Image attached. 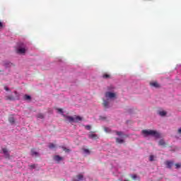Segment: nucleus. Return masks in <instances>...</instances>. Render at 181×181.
I'll use <instances>...</instances> for the list:
<instances>
[{
  "instance_id": "1",
  "label": "nucleus",
  "mask_w": 181,
  "mask_h": 181,
  "mask_svg": "<svg viewBox=\"0 0 181 181\" xmlns=\"http://www.w3.org/2000/svg\"><path fill=\"white\" fill-rule=\"evenodd\" d=\"M57 111H58V112H60V114H62V115L65 118V121L66 122H70V123L80 122V121L83 120V117H81L80 116H75L74 117H73L71 116H67L66 115H64L63 109H62V108H58Z\"/></svg>"
},
{
  "instance_id": "2",
  "label": "nucleus",
  "mask_w": 181,
  "mask_h": 181,
  "mask_svg": "<svg viewBox=\"0 0 181 181\" xmlns=\"http://www.w3.org/2000/svg\"><path fill=\"white\" fill-rule=\"evenodd\" d=\"M141 134L145 137L149 136L150 135L151 136H153L154 138H160V134H159V132H158L156 130L144 129L141 131Z\"/></svg>"
},
{
  "instance_id": "3",
  "label": "nucleus",
  "mask_w": 181,
  "mask_h": 181,
  "mask_svg": "<svg viewBox=\"0 0 181 181\" xmlns=\"http://www.w3.org/2000/svg\"><path fill=\"white\" fill-rule=\"evenodd\" d=\"M28 50V48H26V45L25 44L21 43L18 48L17 49V53L18 54H25L26 53V51Z\"/></svg>"
},
{
  "instance_id": "4",
  "label": "nucleus",
  "mask_w": 181,
  "mask_h": 181,
  "mask_svg": "<svg viewBox=\"0 0 181 181\" xmlns=\"http://www.w3.org/2000/svg\"><path fill=\"white\" fill-rule=\"evenodd\" d=\"M106 98H115L116 95L112 92H106L105 94Z\"/></svg>"
},
{
  "instance_id": "5",
  "label": "nucleus",
  "mask_w": 181,
  "mask_h": 181,
  "mask_svg": "<svg viewBox=\"0 0 181 181\" xmlns=\"http://www.w3.org/2000/svg\"><path fill=\"white\" fill-rule=\"evenodd\" d=\"M2 152H3L5 158L6 159H9V158L11 156L9 154V151L7 148H2Z\"/></svg>"
},
{
  "instance_id": "6",
  "label": "nucleus",
  "mask_w": 181,
  "mask_h": 181,
  "mask_svg": "<svg viewBox=\"0 0 181 181\" xmlns=\"http://www.w3.org/2000/svg\"><path fill=\"white\" fill-rule=\"evenodd\" d=\"M165 164L166 165V166L168 169H172V166H173V165H175V163H173V161L167 160V161H165Z\"/></svg>"
},
{
  "instance_id": "7",
  "label": "nucleus",
  "mask_w": 181,
  "mask_h": 181,
  "mask_svg": "<svg viewBox=\"0 0 181 181\" xmlns=\"http://www.w3.org/2000/svg\"><path fill=\"white\" fill-rule=\"evenodd\" d=\"M84 180V175L83 174H78L76 176V179H74V181H81Z\"/></svg>"
},
{
  "instance_id": "8",
  "label": "nucleus",
  "mask_w": 181,
  "mask_h": 181,
  "mask_svg": "<svg viewBox=\"0 0 181 181\" xmlns=\"http://www.w3.org/2000/svg\"><path fill=\"white\" fill-rule=\"evenodd\" d=\"M88 138H90V139H98V136L95 134L90 133L88 135Z\"/></svg>"
},
{
  "instance_id": "9",
  "label": "nucleus",
  "mask_w": 181,
  "mask_h": 181,
  "mask_svg": "<svg viewBox=\"0 0 181 181\" xmlns=\"http://www.w3.org/2000/svg\"><path fill=\"white\" fill-rule=\"evenodd\" d=\"M150 86H151L152 87H155L156 88H159V87H160V86H159V83H158V82H151L150 83Z\"/></svg>"
},
{
  "instance_id": "10",
  "label": "nucleus",
  "mask_w": 181,
  "mask_h": 181,
  "mask_svg": "<svg viewBox=\"0 0 181 181\" xmlns=\"http://www.w3.org/2000/svg\"><path fill=\"white\" fill-rule=\"evenodd\" d=\"M54 160H56V162H60V160H63V157H60V156H54Z\"/></svg>"
},
{
  "instance_id": "11",
  "label": "nucleus",
  "mask_w": 181,
  "mask_h": 181,
  "mask_svg": "<svg viewBox=\"0 0 181 181\" xmlns=\"http://www.w3.org/2000/svg\"><path fill=\"white\" fill-rule=\"evenodd\" d=\"M6 100H9V101H13L15 100V97L12 95H7L6 96Z\"/></svg>"
},
{
  "instance_id": "12",
  "label": "nucleus",
  "mask_w": 181,
  "mask_h": 181,
  "mask_svg": "<svg viewBox=\"0 0 181 181\" xmlns=\"http://www.w3.org/2000/svg\"><path fill=\"white\" fill-rule=\"evenodd\" d=\"M23 99L25 100V101H30V100H32V98L29 95H25L23 96Z\"/></svg>"
},
{
  "instance_id": "13",
  "label": "nucleus",
  "mask_w": 181,
  "mask_h": 181,
  "mask_svg": "<svg viewBox=\"0 0 181 181\" xmlns=\"http://www.w3.org/2000/svg\"><path fill=\"white\" fill-rule=\"evenodd\" d=\"M31 154L33 156H39V153L35 151V149L31 150Z\"/></svg>"
},
{
  "instance_id": "14",
  "label": "nucleus",
  "mask_w": 181,
  "mask_h": 181,
  "mask_svg": "<svg viewBox=\"0 0 181 181\" xmlns=\"http://www.w3.org/2000/svg\"><path fill=\"white\" fill-rule=\"evenodd\" d=\"M158 145H160V146H165L166 144L165 143V141L163 139H161L159 141Z\"/></svg>"
},
{
  "instance_id": "15",
  "label": "nucleus",
  "mask_w": 181,
  "mask_h": 181,
  "mask_svg": "<svg viewBox=\"0 0 181 181\" xmlns=\"http://www.w3.org/2000/svg\"><path fill=\"white\" fill-rule=\"evenodd\" d=\"M103 78H111V75H110L108 74H104L103 75Z\"/></svg>"
},
{
  "instance_id": "16",
  "label": "nucleus",
  "mask_w": 181,
  "mask_h": 181,
  "mask_svg": "<svg viewBox=\"0 0 181 181\" xmlns=\"http://www.w3.org/2000/svg\"><path fill=\"white\" fill-rule=\"evenodd\" d=\"M116 142L117 144H124V139H121L119 138H116Z\"/></svg>"
},
{
  "instance_id": "17",
  "label": "nucleus",
  "mask_w": 181,
  "mask_h": 181,
  "mask_svg": "<svg viewBox=\"0 0 181 181\" xmlns=\"http://www.w3.org/2000/svg\"><path fill=\"white\" fill-rule=\"evenodd\" d=\"M48 147L49 148V149H54V148H56V145H54V144L53 143H49Z\"/></svg>"
},
{
  "instance_id": "18",
  "label": "nucleus",
  "mask_w": 181,
  "mask_h": 181,
  "mask_svg": "<svg viewBox=\"0 0 181 181\" xmlns=\"http://www.w3.org/2000/svg\"><path fill=\"white\" fill-rule=\"evenodd\" d=\"M103 106L105 107V108H108V104H109V103H108V101H107V100H103Z\"/></svg>"
},
{
  "instance_id": "19",
  "label": "nucleus",
  "mask_w": 181,
  "mask_h": 181,
  "mask_svg": "<svg viewBox=\"0 0 181 181\" xmlns=\"http://www.w3.org/2000/svg\"><path fill=\"white\" fill-rule=\"evenodd\" d=\"M8 121L11 124H15V118L13 117L8 118Z\"/></svg>"
},
{
  "instance_id": "20",
  "label": "nucleus",
  "mask_w": 181,
  "mask_h": 181,
  "mask_svg": "<svg viewBox=\"0 0 181 181\" xmlns=\"http://www.w3.org/2000/svg\"><path fill=\"white\" fill-rule=\"evenodd\" d=\"M159 115H160L161 117H165V115H166V112H165V111H160V112H159Z\"/></svg>"
},
{
  "instance_id": "21",
  "label": "nucleus",
  "mask_w": 181,
  "mask_h": 181,
  "mask_svg": "<svg viewBox=\"0 0 181 181\" xmlns=\"http://www.w3.org/2000/svg\"><path fill=\"white\" fill-rule=\"evenodd\" d=\"M28 167L30 168V169H35L36 164L29 165Z\"/></svg>"
},
{
  "instance_id": "22",
  "label": "nucleus",
  "mask_w": 181,
  "mask_h": 181,
  "mask_svg": "<svg viewBox=\"0 0 181 181\" xmlns=\"http://www.w3.org/2000/svg\"><path fill=\"white\" fill-rule=\"evenodd\" d=\"M62 149L64 152L69 153L70 152V149L66 148V147H62Z\"/></svg>"
},
{
  "instance_id": "23",
  "label": "nucleus",
  "mask_w": 181,
  "mask_h": 181,
  "mask_svg": "<svg viewBox=\"0 0 181 181\" xmlns=\"http://www.w3.org/2000/svg\"><path fill=\"white\" fill-rule=\"evenodd\" d=\"M83 152H85V153H90V150H88V148H83Z\"/></svg>"
},
{
  "instance_id": "24",
  "label": "nucleus",
  "mask_w": 181,
  "mask_h": 181,
  "mask_svg": "<svg viewBox=\"0 0 181 181\" xmlns=\"http://www.w3.org/2000/svg\"><path fill=\"white\" fill-rule=\"evenodd\" d=\"M153 158H155L154 156H152V155L150 156V157H149V160H150L151 162H153V160H154Z\"/></svg>"
},
{
  "instance_id": "25",
  "label": "nucleus",
  "mask_w": 181,
  "mask_h": 181,
  "mask_svg": "<svg viewBox=\"0 0 181 181\" xmlns=\"http://www.w3.org/2000/svg\"><path fill=\"white\" fill-rule=\"evenodd\" d=\"M37 118H40L41 119H42V118H44L43 114H38Z\"/></svg>"
},
{
  "instance_id": "26",
  "label": "nucleus",
  "mask_w": 181,
  "mask_h": 181,
  "mask_svg": "<svg viewBox=\"0 0 181 181\" xmlns=\"http://www.w3.org/2000/svg\"><path fill=\"white\" fill-rule=\"evenodd\" d=\"M122 132H116V134L118 135V136H121V135H122Z\"/></svg>"
},
{
  "instance_id": "27",
  "label": "nucleus",
  "mask_w": 181,
  "mask_h": 181,
  "mask_svg": "<svg viewBox=\"0 0 181 181\" xmlns=\"http://www.w3.org/2000/svg\"><path fill=\"white\" fill-rule=\"evenodd\" d=\"M175 169H179V168H180V164L176 163L175 164Z\"/></svg>"
},
{
  "instance_id": "28",
  "label": "nucleus",
  "mask_w": 181,
  "mask_h": 181,
  "mask_svg": "<svg viewBox=\"0 0 181 181\" xmlns=\"http://www.w3.org/2000/svg\"><path fill=\"white\" fill-rule=\"evenodd\" d=\"M85 128H86V129H88V131H90V129H91V126H90V125H86V126L85 127Z\"/></svg>"
},
{
  "instance_id": "29",
  "label": "nucleus",
  "mask_w": 181,
  "mask_h": 181,
  "mask_svg": "<svg viewBox=\"0 0 181 181\" xmlns=\"http://www.w3.org/2000/svg\"><path fill=\"white\" fill-rule=\"evenodd\" d=\"M11 66H12L11 63H6V67H11Z\"/></svg>"
},
{
  "instance_id": "30",
  "label": "nucleus",
  "mask_w": 181,
  "mask_h": 181,
  "mask_svg": "<svg viewBox=\"0 0 181 181\" xmlns=\"http://www.w3.org/2000/svg\"><path fill=\"white\" fill-rule=\"evenodd\" d=\"M4 90H6V91H9V88L8 86H5Z\"/></svg>"
},
{
  "instance_id": "31",
  "label": "nucleus",
  "mask_w": 181,
  "mask_h": 181,
  "mask_svg": "<svg viewBox=\"0 0 181 181\" xmlns=\"http://www.w3.org/2000/svg\"><path fill=\"white\" fill-rule=\"evenodd\" d=\"M132 177L134 179V180H135V179H136V175H132Z\"/></svg>"
},
{
  "instance_id": "32",
  "label": "nucleus",
  "mask_w": 181,
  "mask_h": 181,
  "mask_svg": "<svg viewBox=\"0 0 181 181\" xmlns=\"http://www.w3.org/2000/svg\"><path fill=\"white\" fill-rule=\"evenodd\" d=\"M4 28V24L2 23V22L0 21V28Z\"/></svg>"
},
{
  "instance_id": "33",
  "label": "nucleus",
  "mask_w": 181,
  "mask_h": 181,
  "mask_svg": "<svg viewBox=\"0 0 181 181\" xmlns=\"http://www.w3.org/2000/svg\"><path fill=\"white\" fill-rule=\"evenodd\" d=\"M178 133H179V134H181V128H180V129H178Z\"/></svg>"
},
{
  "instance_id": "34",
  "label": "nucleus",
  "mask_w": 181,
  "mask_h": 181,
  "mask_svg": "<svg viewBox=\"0 0 181 181\" xmlns=\"http://www.w3.org/2000/svg\"><path fill=\"white\" fill-rule=\"evenodd\" d=\"M14 94H15L16 95H18V92H17V91H14Z\"/></svg>"
},
{
  "instance_id": "35",
  "label": "nucleus",
  "mask_w": 181,
  "mask_h": 181,
  "mask_svg": "<svg viewBox=\"0 0 181 181\" xmlns=\"http://www.w3.org/2000/svg\"><path fill=\"white\" fill-rule=\"evenodd\" d=\"M2 71L1 70H0V72Z\"/></svg>"
}]
</instances>
